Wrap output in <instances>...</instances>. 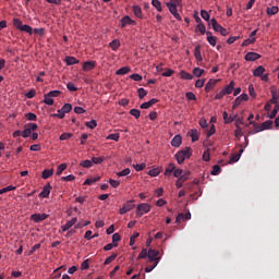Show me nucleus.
Here are the masks:
<instances>
[{"instance_id":"12","label":"nucleus","mask_w":279,"mask_h":279,"mask_svg":"<svg viewBox=\"0 0 279 279\" xmlns=\"http://www.w3.org/2000/svg\"><path fill=\"white\" fill-rule=\"evenodd\" d=\"M270 93H271V96H272V98L270 99V104H275V106L279 107V94H278V92L276 90L275 87H271Z\"/></svg>"},{"instance_id":"16","label":"nucleus","mask_w":279,"mask_h":279,"mask_svg":"<svg viewBox=\"0 0 279 279\" xmlns=\"http://www.w3.org/2000/svg\"><path fill=\"white\" fill-rule=\"evenodd\" d=\"M96 64L97 63L95 61H85L83 63V71H93V69H95Z\"/></svg>"},{"instance_id":"58","label":"nucleus","mask_w":279,"mask_h":279,"mask_svg":"<svg viewBox=\"0 0 279 279\" xmlns=\"http://www.w3.org/2000/svg\"><path fill=\"white\" fill-rule=\"evenodd\" d=\"M86 128H89V130H95L96 125H97V121L92 120L89 122L85 123Z\"/></svg>"},{"instance_id":"9","label":"nucleus","mask_w":279,"mask_h":279,"mask_svg":"<svg viewBox=\"0 0 279 279\" xmlns=\"http://www.w3.org/2000/svg\"><path fill=\"white\" fill-rule=\"evenodd\" d=\"M244 59L246 62H255V60H260V54L257 52H247Z\"/></svg>"},{"instance_id":"48","label":"nucleus","mask_w":279,"mask_h":279,"mask_svg":"<svg viewBox=\"0 0 279 279\" xmlns=\"http://www.w3.org/2000/svg\"><path fill=\"white\" fill-rule=\"evenodd\" d=\"M62 112H64L65 114L69 113L70 111L73 110V105L71 104H65L63 105V107L61 108Z\"/></svg>"},{"instance_id":"63","label":"nucleus","mask_w":279,"mask_h":279,"mask_svg":"<svg viewBox=\"0 0 279 279\" xmlns=\"http://www.w3.org/2000/svg\"><path fill=\"white\" fill-rule=\"evenodd\" d=\"M26 119L28 121H36V119H38V117L36 116V113L29 112L26 114Z\"/></svg>"},{"instance_id":"47","label":"nucleus","mask_w":279,"mask_h":279,"mask_svg":"<svg viewBox=\"0 0 279 279\" xmlns=\"http://www.w3.org/2000/svg\"><path fill=\"white\" fill-rule=\"evenodd\" d=\"M130 173H131L130 168H125L124 170L117 172V175H118V178H123L125 175H130Z\"/></svg>"},{"instance_id":"4","label":"nucleus","mask_w":279,"mask_h":279,"mask_svg":"<svg viewBox=\"0 0 279 279\" xmlns=\"http://www.w3.org/2000/svg\"><path fill=\"white\" fill-rule=\"evenodd\" d=\"M159 254H160V251L149 248L148 250V263H159L160 262V257H158Z\"/></svg>"},{"instance_id":"44","label":"nucleus","mask_w":279,"mask_h":279,"mask_svg":"<svg viewBox=\"0 0 279 279\" xmlns=\"http://www.w3.org/2000/svg\"><path fill=\"white\" fill-rule=\"evenodd\" d=\"M193 75H195V77H202V75H204V70H202L201 68H194Z\"/></svg>"},{"instance_id":"26","label":"nucleus","mask_w":279,"mask_h":279,"mask_svg":"<svg viewBox=\"0 0 279 279\" xmlns=\"http://www.w3.org/2000/svg\"><path fill=\"white\" fill-rule=\"evenodd\" d=\"M274 125V122L271 120H267L264 123L260 124L262 132H265V130H271V126Z\"/></svg>"},{"instance_id":"7","label":"nucleus","mask_w":279,"mask_h":279,"mask_svg":"<svg viewBox=\"0 0 279 279\" xmlns=\"http://www.w3.org/2000/svg\"><path fill=\"white\" fill-rule=\"evenodd\" d=\"M49 215L47 214H33L31 216L32 221L35 223H40V221H45V219H48Z\"/></svg>"},{"instance_id":"50","label":"nucleus","mask_w":279,"mask_h":279,"mask_svg":"<svg viewBox=\"0 0 279 279\" xmlns=\"http://www.w3.org/2000/svg\"><path fill=\"white\" fill-rule=\"evenodd\" d=\"M62 171H66V163H61L58 166L57 175H62Z\"/></svg>"},{"instance_id":"45","label":"nucleus","mask_w":279,"mask_h":279,"mask_svg":"<svg viewBox=\"0 0 279 279\" xmlns=\"http://www.w3.org/2000/svg\"><path fill=\"white\" fill-rule=\"evenodd\" d=\"M44 104H46V106H53V98H51L50 96H47V94H45Z\"/></svg>"},{"instance_id":"55","label":"nucleus","mask_w":279,"mask_h":279,"mask_svg":"<svg viewBox=\"0 0 279 279\" xmlns=\"http://www.w3.org/2000/svg\"><path fill=\"white\" fill-rule=\"evenodd\" d=\"M189 178H191V171L186 170L185 172H183L180 177V179L183 181V182H186V180H189Z\"/></svg>"},{"instance_id":"37","label":"nucleus","mask_w":279,"mask_h":279,"mask_svg":"<svg viewBox=\"0 0 279 279\" xmlns=\"http://www.w3.org/2000/svg\"><path fill=\"white\" fill-rule=\"evenodd\" d=\"M20 32H26V34H29V36H32L34 34V28H32V26L25 24L22 26V29Z\"/></svg>"},{"instance_id":"19","label":"nucleus","mask_w":279,"mask_h":279,"mask_svg":"<svg viewBox=\"0 0 279 279\" xmlns=\"http://www.w3.org/2000/svg\"><path fill=\"white\" fill-rule=\"evenodd\" d=\"M210 25H211L214 32H221L222 28H223V26H221V25L217 22L216 19H211Z\"/></svg>"},{"instance_id":"41","label":"nucleus","mask_w":279,"mask_h":279,"mask_svg":"<svg viewBox=\"0 0 279 279\" xmlns=\"http://www.w3.org/2000/svg\"><path fill=\"white\" fill-rule=\"evenodd\" d=\"M278 12H279L278 7L267 8V14L269 16H274V14H278Z\"/></svg>"},{"instance_id":"57","label":"nucleus","mask_w":279,"mask_h":279,"mask_svg":"<svg viewBox=\"0 0 279 279\" xmlns=\"http://www.w3.org/2000/svg\"><path fill=\"white\" fill-rule=\"evenodd\" d=\"M196 29L201 33V34H206V25H204V23L197 24Z\"/></svg>"},{"instance_id":"42","label":"nucleus","mask_w":279,"mask_h":279,"mask_svg":"<svg viewBox=\"0 0 279 279\" xmlns=\"http://www.w3.org/2000/svg\"><path fill=\"white\" fill-rule=\"evenodd\" d=\"M222 118L225 123H232L234 121V118L232 116L229 117L226 111H223Z\"/></svg>"},{"instance_id":"60","label":"nucleus","mask_w":279,"mask_h":279,"mask_svg":"<svg viewBox=\"0 0 279 279\" xmlns=\"http://www.w3.org/2000/svg\"><path fill=\"white\" fill-rule=\"evenodd\" d=\"M201 16L204 21H210V14H208L206 10L201 11Z\"/></svg>"},{"instance_id":"15","label":"nucleus","mask_w":279,"mask_h":279,"mask_svg":"<svg viewBox=\"0 0 279 279\" xmlns=\"http://www.w3.org/2000/svg\"><path fill=\"white\" fill-rule=\"evenodd\" d=\"M158 104V99L151 98L149 101H146L141 105L142 110H147L148 108H151V106Z\"/></svg>"},{"instance_id":"13","label":"nucleus","mask_w":279,"mask_h":279,"mask_svg":"<svg viewBox=\"0 0 279 279\" xmlns=\"http://www.w3.org/2000/svg\"><path fill=\"white\" fill-rule=\"evenodd\" d=\"M128 25H136V22L132 20L130 16L125 15L121 20V27H125Z\"/></svg>"},{"instance_id":"49","label":"nucleus","mask_w":279,"mask_h":279,"mask_svg":"<svg viewBox=\"0 0 279 279\" xmlns=\"http://www.w3.org/2000/svg\"><path fill=\"white\" fill-rule=\"evenodd\" d=\"M137 93H138L140 99H145V97H147V90H145V88L143 87L138 88Z\"/></svg>"},{"instance_id":"59","label":"nucleus","mask_w":279,"mask_h":279,"mask_svg":"<svg viewBox=\"0 0 279 279\" xmlns=\"http://www.w3.org/2000/svg\"><path fill=\"white\" fill-rule=\"evenodd\" d=\"M61 94L62 92L60 90H51L47 94V97H60Z\"/></svg>"},{"instance_id":"43","label":"nucleus","mask_w":279,"mask_h":279,"mask_svg":"<svg viewBox=\"0 0 279 279\" xmlns=\"http://www.w3.org/2000/svg\"><path fill=\"white\" fill-rule=\"evenodd\" d=\"M106 160V157H93L92 165H101Z\"/></svg>"},{"instance_id":"1","label":"nucleus","mask_w":279,"mask_h":279,"mask_svg":"<svg viewBox=\"0 0 279 279\" xmlns=\"http://www.w3.org/2000/svg\"><path fill=\"white\" fill-rule=\"evenodd\" d=\"M193 150L191 147H185V149L180 150L175 154L177 162L182 165L186 158H191Z\"/></svg>"},{"instance_id":"10","label":"nucleus","mask_w":279,"mask_h":279,"mask_svg":"<svg viewBox=\"0 0 279 279\" xmlns=\"http://www.w3.org/2000/svg\"><path fill=\"white\" fill-rule=\"evenodd\" d=\"M51 183H47L43 191L39 193V197H44V198H47L49 197L50 193H51Z\"/></svg>"},{"instance_id":"21","label":"nucleus","mask_w":279,"mask_h":279,"mask_svg":"<svg viewBox=\"0 0 279 279\" xmlns=\"http://www.w3.org/2000/svg\"><path fill=\"white\" fill-rule=\"evenodd\" d=\"M207 41L209 43V45H211V47H216L217 45V37L213 36V33L207 32Z\"/></svg>"},{"instance_id":"3","label":"nucleus","mask_w":279,"mask_h":279,"mask_svg":"<svg viewBox=\"0 0 279 279\" xmlns=\"http://www.w3.org/2000/svg\"><path fill=\"white\" fill-rule=\"evenodd\" d=\"M38 130V124L36 123H27L24 125V131L22 132L23 138H27L32 136L33 132H36Z\"/></svg>"},{"instance_id":"25","label":"nucleus","mask_w":279,"mask_h":279,"mask_svg":"<svg viewBox=\"0 0 279 279\" xmlns=\"http://www.w3.org/2000/svg\"><path fill=\"white\" fill-rule=\"evenodd\" d=\"M65 62L68 66H71L73 64H80V60H77L75 57H65Z\"/></svg>"},{"instance_id":"23","label":"nucleus","mask_w":279,"mask_h":279,"mask_svg":"<svg viewBox=\"0 0 279 279\" xmlns=\"http://www.w3.org/2000/svg\"><path fill=\"white\" fill-rule=\"evenodd\" d=\"M264 73H265V68L263 65H259L254 70L253 75L254 77H260Z\"/></svg>"},{"instance_id":"38","label":"nucleus","mask_w":279,"mask_h":279,"mask_svg":"<svg viewBox=\"0 0 279 279\" xmlns=\"http://www.w3.org/2000/svg\"><path fill=\"white\" fill-rule=\"evenodd\" d=\"M148 175L151 178H157V175H160V168H154L148 171Z\"/></svg>"},{"instance_id":"33","label":"nucleus","mask_w":279,"mask_h":279,"mask_svg":"<svg viewBox=\"0 0 279 279\" xmlns=\"http://www.w3.org/2000/svg\"><path fill=\"white\" fill-rule=\"evenodd\" d=\"M119 138H121V135L119 133H112V134H109L107 137H106V141H116V142H119Z\"/></svg>"},{"instance_id":"53","label":"nucleus","mask_w":279,"mask_h":279,"mask_svg":"<svg viewBox=\"0 0 279 279\" xmlns=\"http://www.w3.org/2000/svg\"><path fill=\"white\" fill-rule=\"evenodd\" d=\"M118 254L113 253L111 256L107 257L104 265H110V263H112V260H114L117 258Z\"/></svg>"},{"instance_id":"30","label":"nucleus","mask_w":279,"mask_h":279,"mask_svg":"<svg viewBox=\"0 0 279 279\" xmlns=\"http://www.w3.org/2000/svg\"><path fill=\"white\" fill-rule=\"evenodd\" d=\"M13 26L15 27V29H22L23 28V21H21V19L14 17L13 19Z\"/></svg>"},{"instance_id":"5","label":"nucleus","mask_w":279,"mask_h":279,"mask_svg":"<svg viewBox=\"0 0 279 279\" xmlns=\"http://www.w3.org/2000/svg\"><path fill=\"white\" fill-rule=\"evenodd\" d=\"M248 125H253V130L248 131V136H254V134H258V132H263V129L260 124H258V122L251 121L248 122V124H246V128H248Z\"/></svg>"},{"instance_id":"27","label":"nucleus","mask_w":279,"mask_h":279,"mask_svg":"<svg viewBox=\"0 0 279 279\" xmlns=\"http://www.w3.org/2000/svg\"><path fill=\"white\" fill-rule=\"evenodd\" d=\"M53 175V169H45L41 173V178L44 180H48V178H51Z\"/></svg>"},{"instance_id":"35","label":"nucleus","mask_w":279,"mask_h":279,"mask_svg":"<svg viewBox=\"0 0 279 279\" xmlns=\"http://www.w3.org/2000/svg\"><path fill=\"white\" fill-rule=\"evenodd\" d=\"M119 241H121V235L119 233H114L112 235V244L114 247H119Z\"/></svg>"},{"instance_id":"11","label":"nucleus","mask_w":279,"mask_h":279,"mask_svg":"<svg viewBox=\"0 0 279 279\" xmlns=\"http://www.w3.org/2000/svg\"><path fill=\"white\" fill-rule=\"evenodd\" d=\"M220 81L221 80L210 78L205 86V92L210 93L213 90V88H215V86H217V83Z\"/></svg>"},{"instance_id":"22","label":"nucleus","mask_w":279,"mask_h":279,"mask_svg":"<svg viewBox=\"0 0 279 279\" xmlns=\"http://www.w3.org/2000/svg\"><path fill=\"white\" fill-rule=\"evenodd\" d=\"M235 83L234 81H231L229 85H227L223 90L226 95H232V92L234 90Z\"/></svg>"},{"instance_id":"18","label":"nucleus","mask_w":279,"mask_h":279,"mask_svg":"<svg viewBox=\"0 0 279 279\" xmlns=\"http://www.w3.org/2000/svg\"><path fill=\"white\" fill-rule=\"evenodd\" d=\"M241 154H243V148H241L239 150V153H235L231 156L230 158V165L234 163V162H239V160H241Z\"/></svg>"},{"instance_id":"46","label":"nucleus","mask_w":279,"mask_h":279,"mask_svg":"<svg viewBox=\"0 0 279 279\" xmlns=\"http://www.w3.org/2000/svg\"><path fill=\"white\" fill-rule=\"evenodd\" d=\"M81 167H84V169H90V167H93V161L86 159L84 161H81Z\"/></svg>"},{"instance_id":"52","label":"nucleus","mask_w":279,"mask_h":279,"mask_svg":"<svg viewBox=\"0 0 279 279\" xmlns=\"http://www.w3.org/2000/svg\"><path fill=\"white\" fill-rule=\"evenodd\" d=\"M130 114L132 117H135V119H141V110H138V109H131Z\"/></svg>"},{"instance_id":"54","label":"nucleus","mask_w":279,"mask_h":279,"mask_svg":"<svg viewBox=\"0 0 279 279\" xmlns=\"http://www.w3.org/2000/svg\"><path fill=\"white\" fill-rule=\"evenodd\" d=\"M182 80H193V75L186 71L181 72Z\"/></svg>"},{"instance_id":"56","label":"nucleus","mask_w":279,"mask_h":279,"mask_svg":"<svg viewBox=\"0 0 279 279\" xmlns=\"http://www.w3.org/2000/svg\"><path fill=\"white\" fill-rule=\"evenodd\" d=\"M73 137V134L72 133H62L60 135V141H69V138H72Z\"/></svg>"},{"instance_id":"40","label":"nucleus","mask_w":279,"mask_h":279,"mask_svg":"<svg viewBox=\"0 0 279 279\" xmlns=\"http://www.w3.org/2000/svg\"><path fill=\"white\" fill-rule=\"evenodd\" d=\"M256 43V37H251L248 39H245L243 43H242V47H248V45H254Z\"/></svg>"},{"instance_id":"32","label":"nucleus","mask_w":279,"mask_h":279,"mask_svg":"<svg viewBox=\"0 0 279 279\" xmlns=\"http://www.w3.org/2000/svg\"><path fill=\"white\" fill-rule=\"evenodd\" d=\"M192 143L199 141V132L197 130L191 131Z\"/></svg>"},{"instance_id":"31","label":"nucleus","mask_w":279,"mask_h":279,"mask_svg":"<svg viewBox=\"0 0 279 279\" xmlns=\"http://www.w3.org/2000/svg\"><path fill=\"white\" fill-rule=\"evenodd\" d=\"M151 5L156 8L157 12H162V3L159 0H151Z\"/></svg>"},{"instance_id":"34","label":"nucleus","mask_w":279,"mask_h":279,"mask_svg":"<svg viewBox=\"0 0 279 279\" xmlns=\"http://www.w3.org/2000/svg\"><path fill=\"white\" fill-rule=\"evenodd\" d=\"M175 171V165L174 163H169L168 168L165 171V175L169 177L171 173Z\"/></svg>"},{"instance_id":"24","label":"nucleus","mask_w":279,"mask_h":279,"mask_svg":"<svg viewBox=\"0 0 279 279\" xmlns=\"http://www.w3.org/2000/svg\"><path fill=\"white\" fill-rule=\"evenodd\" d=\"M133 13L137 19H143V10L141 9V5H134Z\"/></svg>"},{"instance_id":"64","label":"nucleus","mask_w":279,"mask_h":279,"mask_svg":"<svg viewBox=\"0 0 279 279\" xmlns=\"http://www.w3.org/2000/svg\"><path fill=\"white\" fill-rule=\"evenodd\" d=\"M34 34H38L39 36H45V28H35L33 29Z\"/></svg>"},{"instance_id":"2","label":"nucleus","mask_w":279,"mask_h":279,"mask_svg":"<svg viewBox=\"0 0 279 279\" xmlns=\"http://www.w3.org/2000/svg\"><path fill=\"white\" fill-rule=\"evenodd\" d=\"M151 211V205L147 203H141L136 206V217L140 219V217H143V215H147V213Z\"/></svg>"},{"instance_id":"20","label":"nucleus","mask_w":279,"mask_h":279,"mask_svg":"<svg viewBox=\"0 0 279 279\" xmlns=\"http://www.w3.org/2000/svg\"><path fill=\"white\" fill-rule=\"evenodd\" d=\"M172 147H180L182 145V135H175L171 141Z\"/></svg>"},{"instance_id":"61","label":"nucleus","mask_w":279,"mask_h":279,"mask_svg":"<svg viewBox=\"0 0 279 279\" xmlns=\"http://www.w3.org/2000/svg\"><path fill=\"white\" fill-rule=\"evenodd\" d=\"M131 80H133L134 82H142L143 81V76H141V74H132L130 76Z\"/></svg>"},{"instance_id":"6","label":"nucleus","mask_w":279,"mask_h":279,"mask_svg":"<svg viewBox=\"0 0 279 279\" xmlns=\"http://www.w3.org/2000/svg\"><path fill=\"white\" fill-rule=\"evenodd\" d=\"M132 203H134V199H131L129 203L123 205L122 208H120V215H125V213H130V210H133L136 205H133Z\"/></svg>"},{"instance_id":"51","label":"nucleus","mask_w":279,"mask_h":279,"mask_svg":"<svg viewBox=\"0 0 279 279\" xmlns=\"http://www.w3.org/2000/svg\"><path fill=\"white\" fill-rule=\"evenodd\" d=\"M221 173V167L215 165L211 170V175H219Z\"/></svg>"},{"instance_id":"14","label":"nucleus","mask_w":279,"mask_h":279,"mask_svg":"<svg viewBox=\"0 0 279 279\" xmlns=\"http://www.w3.org/2000/svg\"><path fill=\"white\" fill-rule=\"evenodd\" d=\"M77 223V218H73L72 220L68 221L64 226H62V232H66L68 230H71L73 226Z\"/></svg>"},{"instance_id":"28","label":"nucleus","mask_w":279,"mask_h":279,"mask_svg":"<svg viewBox=\"0 0 279 279\" xmlns=\"http://www.w3.org/2000/svg\"><path fill=\"white\" fill-rule=\"evenodd\" d=\"M130 71H131L130 66H123L117 70L116 75H128Z\"/></svg>"},{"instance_id":"8","label":"nucleus","mask_w":279,"mask_h":279,"mask_svg":"<svg viewBox=\"0 0 279 279\" xmlns=\"http://www.w3.org/2000/svg\"><path fill=\"white\" fill-rule=\"evenodd\" d=\"M169 9V12L177 19V21H182V16H180V13H178V7L174 4H166Z\"/></svg>"},{"instance_id":"29","label":"nucleus","mask_w":279,"mask_h":279,"mask_svg":"<svg viewBox=\"0 0 279 279\" xmlns=\"http://www.w3.org/2000/svg\"><path fill=\"white\" fill-rule=\"evenodd\" d=\"M109 46L111 47L112 51H117L119 47H121V41L119 39H113Z\"/></svg>"},{"instance_id":"62","label":"nucleus","mask_w":279,"mask_h":279,"mask_svg":"<svg viewBox=\"0 0 279 279\" xmlns=\"http://www.w3.org/2000/svg\"><path fill=\"white\" fill-rule=\"evenodd\" d=\"M234 136L236 138H239V136H243V130L241 129L240 125H236L235 132H234Z\"/></svg>"},{"instance_id":"17","label":"nucleus","mask_w":279,"mask_h":279,"mask_svg":"<svg viewBox=\"0 0 279 279\" xmlns=\"http://www.w3.org/2000/svg\"><path fill=\"white\" fill-rule=\"evenodd\" d=\"M194 57L197 60V62H202L204 60V58H202V46L195 47Z\"/></svg>"},{"instance_id":"39","label":"nucleus","mask_w":279,"mask_h":279,"mask_svg":"<svg viewBox=\"0 0 279 279\" xmlns=\"http://www.w3.org/2000/svg\"><path fill=\"white\" fill-rule=\"evenodd\" d=\"M99 180H101V177H96V178H92V179H87L84 182V185H90V184H95V182H99Z\"/></svg>"},{"instance_id":"36","label":"nucleus","mask_w":279,"mask_h":279,"mask_svg":"<svg viewBox=\"0 0 279 279\" xmlns=\"http://www.w3.org/2000/svg\"><path fill=\"white\" fill-rule=\"evenodd\" d=\"M148 255H149V251L147 248H143L137 256V260H141L143 258H148Z\"/></svg>"}]
</instances>
